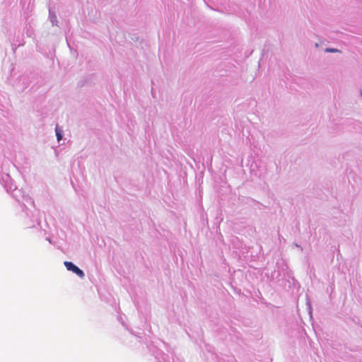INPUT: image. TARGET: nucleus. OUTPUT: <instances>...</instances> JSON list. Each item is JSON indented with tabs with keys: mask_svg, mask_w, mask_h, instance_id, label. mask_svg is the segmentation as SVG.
Segmentation results:
<instances>
[{
	"mask_svg": "<svg viewBox=\"0 0 362 362\" xmlns=\"http://www.w3.org/2000/svg\"><path fill=\"white\" fill-rule=\"evenodd\" d=\"M64 265L67 270L71 271L72 272L77 274L80 278L84 277V273L83 272L79 269L78 267H76L75 264H74L71 262H64Z\"/></svg>",
	"mask_w": 362,
	"mask_h": 362,
	"instance_id": "1",
	"label": "nucleus"
},
{
	"mask_svg": "<svg viewBox=\"0 0 362 362\" xmlns=\"http://www.w3.org/2000/svg\"><path fill=\"white\" fill-rule=\"evenodd\" d=\"M55 132L57 140L60 141L62 139V132L59 131L58 127H56Z\"/></svg>",
	"mask_w": 362,
	"mask_h": 362,
	"instance_id": "2",
	"label": "nucleus"
},
{
	"mask_svg": "<svg viewBox=\"0 0 362 362\" xmlns=\"http://www.w3.org/2000/svg\"><path fill=\"white\" fill-rule=\"evenodd\" d=\"M326 52H339L337 49H326Z\"/></svg>",
	"mask_w": 362,
	"mask_h": 362,
	"instance_id": "3",
	"label": "nucleus"
}]
</instances>
